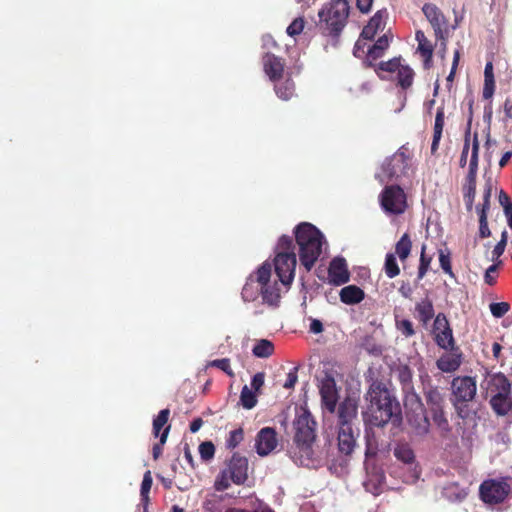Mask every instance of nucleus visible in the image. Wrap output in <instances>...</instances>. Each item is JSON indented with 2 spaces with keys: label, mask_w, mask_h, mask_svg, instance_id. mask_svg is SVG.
<instances>
[{
  "label": "nucleus",
  "mask_w": 512,
  "mask_h": 512,
  "mask_svg": "<svg viewBox=\"0 0 512 512\" xmlns=\"http://www.w3.org/2000/svg\"><path fill=\"white\" fill-rule=\"evenodd\" d=\"M260 293V286L258 285L256 278L252 276L248 278L244 287L242 288V298L245 302L254 301L257 299Z\"/></svg>",
  "instance_id": "nucleus-34"
},
{
  "label": "nucleus",
  "mask_w": 512,
  "mask_h": 512,
  "mask_svg": "<svg viewBox=\"0 0 512 512\" xmlns=\"http://www.w3.org/2000/svg\"><path fill=\"white\" fill-rule=\"evenodd\" d=\"M263 68L269 79L273 82H277L283 76L285 62L282 58L272 53H266L263 56Z\"/></svg>",
  "instance_id": "nucleus-22"
},
{
  "label": "nucleus",
  "mask_w": 512,
  "mask_h": 512,
  "mask_svg": "<svg viewBox=\"0 0 512 512\" xmlns=\"http://www.w3.org/2000/svg\"><path fill=\"white\" fill-rule=\"evenodd\" d=\"M510 492V484L505 480L488 479L479 487L480 498L487 504L502 503Z\"/></svg>",
  "instance_id": "nucleus-13"
},
{
  "label": "nucleus",
  "mask_w": 512,
  "mask_h": 512,
  "mask_svg": "<svg viewBox=\"0 0 512 512\" xmlns=\"http://www.w3.org/2000/svg\"><path fill=\"white\" fill-rule=\"evenodd\" d=\"M491 314L495 318H501L510 310V304L508 302H494L489 305Z\"/></svg>",
  "instance_id": "nucleus-49"
},
{
  "label": "nucleus",
  "mask_w": 512,
  "mask_h": 512,
  "mask_svg": "<svg viewBox=\"0 0 512 512\" xmlns=\"http://www.w3.org/2000/svg\"><path fill=\"white\" fill-rule=\"evenodd\" d=\"M240 402L245 409H252L257 404V397L251 389L245 385L240 394Z\"/></svg>",
  "instance_id": "nucleus-44"
},
{
  "label": "nucleus",
  "mask_w": 512,
  "mask_h": 512,
  "mask_svg": "<svg viewBox=\"0 0 512 512\" xmlns=\"http://www.w3.org/2000/svg\"><path fill=\"white\" fill-rule=\"evenodd\" d=\"M380 206L386 214L401 215L407 209V197L399 185H388L379 196Z\"/></svg>",
  "instance_id": "nucleus-9"
},
{
  "label": "nucleus",
  "mask_w": 512,
  "mask_h": 512,
  "mask_svg": "<svg viewBox=\"0 0 512 512\" xmlns=\"http://www.w3.org/2000/svg\"><path fill=\"white\" fill-rule=\"evenodd\" d=\"M479 162V140L478 134L475 133L472 140V151L469 161L468 173L465 177V182L462 187L463 196L476 195V178Z\"/></svg>",
  "instance_id": "nucleus-15"
},
{
  "label": "nucleus",
  "mask_w": 512,
  "mask_h": 512,
  "mask_svg": "<svg viewBox=\"0 0 512 512\" xmlns=\"http://www.w3.org/2000/svg\"><path fill=\"white\" fill-rule=\"evenodd\" d=\"M319 393L322 405L330 413H334L339 399L338 389L332 370H324L319 379Z\"/></svg>",
  "instance_id": "nucleus-14"
},
{
  "label": "nucleus",
  "mask_w": 512,
  "mask_h": 512,
  "mask_svg": "<svg viewBox=\"0 0 512 512\" xmlns=\"http://www.w3.org/2000/svg\"><path fill=\"white\" fill-rule=\"evenodd\" d=\"M498 200L500 205L503 207L505 216L512 214V201L505 191H500Z\"/></svg>",
  "instance_id": "nucleus-55"
},
{
  "label": "nucleus",
  "mask_w": 512,
  "mask_h": 512,
  "mask_svg": "<svg viewBox=\"0 0 512 512\" xmlns=\"http://www.w3.org/2000/svg\"><path fill=\"white\" fill-rule=\"evenodd\" d=\"M395 326H396L397 330L400 331L401 334L403 336H405L406 338H409V337H412L413 335H415L413 323L408 319H400L399 320L396 317Z\"/></svg>",
  "instance_id": "nucleus-46"
},
{
  "label": "nucleus",
  "mask_w": 512,
  "mask_h": 512,
  "mask_svg": "<svg viewBox=\"0 0 512 512\" xmlns=\"http://www.w3.org/2000/svg\"><path fill=\"white\" fill-rule=\"evenodd\" d=\"M412 241L408 233H404L395 245V253L401 261H405L410 255Z\"/></svg>",
  "instance_id": "nucleus-38"
},
{
  "label": "nucleus",
  "mask_w": 512,
  "mask_h": 512,
  "mask_svg": "<svg viewBox=\"0 0 512 512\" xmlns=\"http://www.w3.org/2000/svg\"><path fill=\"white\" fill-rule=\"evenodd\" d=\"M470 142H471V134H470V129H468L465 132L464 145H463V149H462L461 156L459 159V165L462 168H464L467 164V157H468V153H469V149H470Z\"/></svg>",
  "instance_id": "nucleus-51"
},
{
  "label": "nucleus",
  "mask_w": 512,
  "mask_h": 512,
  "mask_svg": "<svg viewBox=\"0 0 512 512\" xmlns=\"http://www.w3.org/2000/svg\"><path fill=\"white\" fill-rule=\"evenodd\" d=\"M433 423L436 425V427L440 430L442 436H446L451 428L449 425V421L446 417V414L444 412V409H438V410H432L429 411Z\"/></svg>",
  "instance_id": "nucleus-33"
},
{
  "label": "nucleus",
  "mask_w": 512,
  "mask_h": 512,
  "mask_svg": "<svg viewBox=\"0 0 512 512\" xmlns=\"http://www.w3.org/2000/svg\"><path fill=\"white\" fill-rule=\"evenodd\" d=\"M504 121L512 120V95L507 97L503 104Z\"/></svg>",
  "instance_id": "nucleus-61"
},
{
  "label": "nucleus",
  "mask_w": 512,
  "mask_h": 512,
  "mask_svg": "<svg viewBox=\"0 0 512 512\" xmlns=\"http://www.w3.org/2000/svg\"><path fill=\"white\" fill-rule=\"evenodd\" d=\"M397 378L402 385L403 392L407 394H412L413 392V372L408 365H400L397 368ZM411 395L407 396V401L409 400Z\"/></svg>",
  "instance_id": "nucleus-29"
},
{
  "label": "nucleus",
  "mask_w": 512,
  "mask_h": 512,
  "mask_svg": "<svg viewBox=\"0 0 512 512\" xmlns=\"http://www.w3.org/2000/svg\"><path fill=\"white\" fill-rule=\"evenodd\" d=\"M366 450L365 455L367 457L375 456L377 453V443L374 437H371L368 433H366Z\"/></svg>",
  "instance_id": "nucleus-58"
},
{
  "label": "nucleus",
  "mask_w": 512,
  "mask_h": 512,
  "mask_svg": "<svg viewBox=\"0 0 512 512\" xmlns=\"http://www.w3.org/2000/svg\"><path fill=\"white\" fill-rule=\"evenodd\" d=\"M275 253V273L284 286H290L294 280L297 263L292 237L287 235L281 236L278 240Z\"/></svg>",
  "instance_id": "nucleus-5"
},
{
  "label": "nucleus",
  "mask_w": 512,
  "mask_h": 512,
  "mask_svg": "<svg viewBox=\"0 0 512 512\" xmlns=\"http://www.w3.org/2000/svg\"><path fill=\"white\" fill-rule=\"evenodd\" d=\"M358 402L356 399L346 397L338 407V427L353 426L357 417Z\"/></svg>",
  "instance_id": "nucleus-19"
},
{
  "label": "nucleus",
  "mask_w": 512,
  "mask_h": 512,
  "mask_svg": "<svg viewBox=\"0 0 512 512\" xmlns=\"http://www.w3.org/2000/svg\"><path fill=\"white\" fill-rule=\"evenodd\" d=\"M265 374L263 372L256 373L251 380V387L257 392L264 385Z\"/></svg>",
  "instance_id": "nucleus-60"
},
{
  "label": "nucleus",
  "mask_w": 512,
  "mask_h": 512,
  "mask_svg": "<svg viewBox=\"0 0 512 512\" xmlns=\"http://www.w3.org/2000/svg\"><path fill=\"white\" fill-rule=\"evenodd\" d=\"M434 340L435 343L444 350H448V348L458 347L456 345L453 336V330L451 327H445V330L435 332Z\"/></svg>",
  "instance_id": "nucleus-30"
},
{
  "label": "nucleus",
  "mask_w": 512,
  "mask_h": 512,
  "mask_svg": "<svg viewBox=\"0 0 512 512\" xmlns=\"http://www.w3.org/2000/svg\"><path fill=\"white\" fill-rule=\"evenodd\" d=\"M389 47V39L385 34L378 38L372 47L368 49L365 64L373 67L375 62L384 55L385 50Z\"/></svg>",
  "instance_id": "nucleus-25"
},
{
  "label": "nucleus",
  "mask_w": 512,
  "mask_h": 512,
  "mask_svg": "<svg viewBox=\"0 0 512 512\" xmlns=\"http://www.w3.org/2000/svg\"><path fill=\"white\" fill-rule=\"evenodd\" d=\"M365 400L368 404L363 417L369 424L384 427L389 422L401 421L400 404L383 380H372L365 394Z\"/></svg>",
  "instance_id": "nucleus-1"
},
{
  "label": "nucleus",
  "mask_w": 512,
  "mask_h": 512,
  "mask_svg": "<svg viewBox=\"0 0 512 512\" xmlns=\"http://www.w3.org/2000/svg\"><path fill=\"white\" fill-rule=\"evenodd\" d=\"M500 264H501V261H499L496 264H492L491 266H489L486 269L485 275H484L485 283H487L488 285H491V286L496 283V273L498 271V267Z\"/></svg>",
  "instance_id": "nucleus-54"
},
{
  "label": "nucleus",
  "mask_w": 512,
  "mask_h": 512,
  "mask_svg": "<svg viewBox=\"0 0 512 512\" xmlns=\"http://www.w3.org/2000/svg\"><path fill=\"white\" fill-rule=\"evenodd\" d=\"M436 361L437 368L444 373H453L462 364V352L459 347L448 348Z\"/></svg>",
  "instance_id": "nucleus-18"
},
{
  "label": "nucleus",
  "mask_w": 512,
  "mask_h": 512,
  "mask_svg": "<svg viewBox=\"0 0 512 512\" xmlns=\"http://www.w3.org/2000/svg\"><path fill=\"white\" fill-rule=\"evenodd\" d=\"M169 430H170V425H167L160 435V442L153 446L152 454H153V458L155 460H157L159 458V456L162 454V445H164L167 440Z\"/></svg>",
  "instance_id": "nucleus-52"
},
{
  "label": "nucleus",
  "mask_w": 512,
  "mask_h": 512,
  "mask_svg": "<svg viewBox=\"0 0 512 512\" xmlns=\"http://www.w3.org/2000/svg\"><path fill=\"white\" fill-rule=\"evenodd\" d=\"M445 327H451L449 321L444 313L436 315L433 324V334L438 331L445 330Z\"/></svg>",
  "instance_id": "nucleus-56"
},
{
  "label": "nucleus",
  "mask_w": 512,
  "mask_h": 512,
  "mask_svg": "<svg viewBox=\"0 0 512 512\" xmlns=\"http://www.w3.org/2000/svg\"><path fill=\"white\" fill-rule=\"evenodd\" d=\"M491 235V231L488 226V220L484 214L480 215L479 218V236L481 238H488Z\"/></svg>",
  "instance_id": "nucleus-59"
},
{
  "label": "nucleus",
  "mask_w": 512,
  "mask_h": 512,
  "mask_svg": "<svg viewBox=\"0 0 512 512\" xmlns=\"http://www.w3.org/2000/svg\"><path fill=\"white\" fill-rule=\"evenodd\" d=\"M295 239L299 246V259L307 271H310L322 253L324 236L321 231L308 222L295 227Z\"/></svg>",
  "instance_id": "nucleus-4"
},
{
  "label": "nucleus",
  "mask_w": 512,
  "mask_h": 512,
  "mask_svg": "<svg viewBox=\"0 0 512 512\" xmlns=\"http://www.w3.org/2000/svg\"><path fill=\"white\" fill-rule=\"evenodd\" d=\"M439 263L442 270L450 277L455 278L451 264V252L448 248L439 250Z\"/></svg>",
  "instance_id": "nucleus-43"
},
{
  "label": "nucleus",
  "mask_w": 512,
  "mask_h": 512,
  "mask_svg": "<svg viewBox=\"0 0 512 512\" xmlns=\"http://www.w3.org/2000/svg\"><path fill=\"white\" fill-rule=\"evenodd\" d=\"M495 92V80L494 78H484V87L482 96L484 99H491Z\"/></svg>",
  "instance_id": "nucleus-57"
},
{
  "label": "nucleus",
  "mask_w": 512,
  "mask_h": 512,
  "mask_svg": "<svg viewBox=\"0 0 512 512\" xmlns=\"http://www.w3.org/2000/svg\"><path fill=\"white\" fill-rule=\"evenodd\" d=\"M405 147L399 148L391 157L386 158L375 177L380 183L398 180L406 175L409 168L410 157Z\"/></svg>",
  "instance_id": "nucleus-8"
},
{
  "label": "nucleus",
  "mask_w": 512,
  "mask_h": 512,
  "mask_svg": "<svg viewBox=\"0 0 512 512\" xmlns=\"http://www.w3.org/2000/svg\"><path fill=\"white\" fill-rule=\"evenodd\" d=\"M384 271L388 278L392 279L399 275L400 269L396 261V257L393 253L386 254Z\"/></svg>",
  "instance_id": "nucleus-41"
},
{
  "label": "nucleus",
  "mask_w": 512,
  "mask_h": 512,
  "mask_svg": "<svg viewBox=\"0 0 512 512\" xmlns=\"http://www.w3.org/2000/svg\"><path fill=\"white\" fill-rule=\"evenodd\" d=\"M276 95L282 100H290L295 92V85L291 79L276 83L274 86Z\"/></svg>",
  "instance_id": "nucleus-37"
},
{
  "label": "nucleus",
  "mask_w": 512,
  "mask_h": 512,
  "mask_svg": "<svg viewBox=\"0 0 512 512\" xmlns=\"http://www.w3.org/2000/svg\"><path fill=\"white\" fill-rule=\"evenodd\" d=\"M422 12L433 28L436 39H445V37H449L451 30L456 28V25H449V21L441 9L433 3L424 4Z\"/></svg>",
  "instance_id": "nucleus-12"
},
{
  "label": "nucleus",
  "mask_w": 512,
  "mask_h": 512,
  "mask_svg": "<svg viewBox=\"0 0 512 512\" xmlns=\"http://www.w3.org/2000/svg\"><path fill=\"white\" fill-rule=\"evenodd\" d=\"M170 416V410L168 408L161 410L153 420V435L155 437L160 436L162 428L167 424Z\"/></svg>",
  "instance_id": "nucleus-42"
},
{
  "label": "nucleus",
  "mask_w": 512,
  "mask_h": 512,
  "mask_svg": "<svg viewBox=\"0 0 512 512\" xmlns=\"http://www.w3.org/2000/svg\"><path fill=\"white\" fill-rule=\"evenodd\" d=\"M424 396L428 406V411L443 408L444 397L437 387H430L424 392Z\"/></svg>",
  "instance_id": "nucleus-31"
},
{
  "label": "nucleus",
  "mask_w": 512,
  "mask_h": 512,
  "mask_svg": "<svg viewBox=\"0 0 512 512\" xmlns=\"http://www.w3.org/2000/svg\"><path fill=\"white\" fill-rule=\"evenodd\" d=\"M350 14L348 0H331L318 12V29L322 36L327 38V43L336 47Z\"/></svg>",
  "instance_id": "nucleus-3"
},
{
  "label": "nucleus",
  "mask_w": 512,
  "mask_h": 512,
  "mask_svg": "<svg viewBox=\"0 0 512 512\" xmlns=\"http://www.w3.org/2000/svg\"><path fill=\"white\" fill-rule=\"evenodd\" d=\"M244 439V431L242 428L235 429L229 433L226 440V447L230 450L235 449Z\"/></svg>",
  "instance_id": "nucleus-47"
},
{
  "label": "nucleus",
  "mask_w": 512,
  "mask_h": 512,
  "mask_svg": "<svg viewBox=\"0 0 512 512\" xmlns=\"http://www.w3.org/2000/svg\"><path fill=\"white\" fill-rule=\"evenodd\" d=\"M415 39L418 42V52L424 60V68L429 69L432 65L434 47L422 30L416 31Z\"/></svg>",
  "instance_id": "nucleus-24"
},
{
  "label": "nucleus",
  "mask_w": 512,
  "mask_h": 512,
  "mask_svg": "<svg viewBox=\"0 0 512 512\" xmlns=\"http://www.w3.org/2000/svg\"><path fill=\"white\" fill-rule=\"evenodd\" d=\"M459 60H460V51L456 50L454 52V56H453V62H452L451 71H450V73H449V75L447 76V79H446L447 82H452L453 81L455 73H456V69H457V66H458V63H459Z\"/></svg>",
  "instance_id": "nucleus-63"
},
{
  "label": "nucleus",
  "mask_w": 512,
  "mask_h": 512,
  "mask_svg": "<svg viewBox=\"0 0 512 512\" xmlns=\"http://www.w3.org/2000/svg\"><path fill=\"white\" fill-rule=\"evenodd\" d=\"M271 272V264L263 263L256 272V281L260 286L263 302L269 305H277L280 300V288L277 281L270 282Z\"/></svg>",
  "instance_id": "nucleus-10"
},
{
  "label": "nucleus",
  "mask_w": 512,
  "mask_h": 512,
  "mask_svg": "<svg viewBox=\"0 0 512 512\" xmlns=\"http://www.w3.org/2000/svg\"><path fill=\"white\" fill-rule=\"evenodd\" d=\"M253 354L259 358H268L274 353V344L267 339L259 340L252 350Z\"/></svg>",
  "instance_id": "nucleus-40"
},
{
  "label": "nucleus",
  "mask_w": 512,
  "mask_h": 512,
  "mask_svg": "<svg viewBox=\"0 0 512 512\" xmlns=\"http://www.w3.org/2000/svg\"><path fill=\"white\" fill-rule=\"evenodd\" d=\"M294 445L289 450L292 460L300 466H309L312 462V444L316 438V422L310 412L304 410L293 421Z\"/></svg>",
  "instance_id": "nucleus-2"
},
{
  "label": "nucleus",
  "mask_w": 512,
  "mask_h": 512,
  "mask_svg": "<svg viewBox=\"0 0 512 512\" xmlns=\"http://www.w3.org/2000/svg\"><path fill=\"white\" fill-rule=\"evenodd\" d=\"M425 250H426V246L423 245L422 249H421L420 261H419L420 263H419L418 273H417V278L419 280H421L425 277V275L427 274V272L429 270L431 261H432V257L427 256L425 253Z\"/></svg>",
  "instance_id": "nucleus-45"
},
{
  "label": "nucleus",
  "mask_w": 512,
  "mask_h": 512,
  "mask_svg": "<svg viewBox=\"0 0 512 512\" xmlns=\"http://www.w3.org/2000/svg\"><path fill=\"white\" fill-rule=\"evenodd\" d=\"M339 296L342 303L346 305H355L364 300L365 293L356 285H348L341 289Z\"/></svg>",
  "instance_id": "nucleus-26"
},
{
  "label": "nucleus",
  "mask_w": 512,
  "mask_h": 512,
  "mask_svg": "<svg viewBox=\"0 0 512 512\" xmlns=\"http://www.w3.org/2000/svg\"><path fill=\"white\" fill-rule=\"evenodd\" d=\"M394 456L406 464H411L415 460L414 451L407 443H399L394 449Z\"/></svg>",
  "instance_id": "nucleus-39"
},
{
  "label": "nucleus",
  "mask_w": 512,
  "mask_h": 512,
  "mask_svg": "<svg viewBox=\"0 0 512 512\" xmlns=\"http://www.w3.org/2000/svg\"><path fill=\"white\" fill-rule=\"evenodd\" d=\"M408 401L415 404L416 408L419 410L418 413L415 411L407 412L409 425L414 429L417 435H426L430 429V421L424 411L420 397L416 393H412Z\"/></svg>",
  "instance_id": "nucleus-16"
},
{
  "label": "nucleus",
  "mask_w": 512,
  "mask_h": 512,
  "mask_svg": "<svg viewBox=\"0 0 512 512\" xmlns=\"http://www.w3.org/2000/svg\"><path fill=\"white\" fill-rule=\"evenodd\" d=\"M248 459L238 452L226 460L225 467L219 472L214 481V489L218 492L227 490L231 483L243 485L248 479Z\"/></svg>",
  "instance_id": "nucleus-6"
},
{
  "label": "nucleus",
  "mask_w": 512,
  "mask_h": 512,
  "mask_svg": "<svg viewBox=\"0 0 512 512\" xmlns=\"http://www.w3.org/2000/svg\"><path fill=\"white\" fill-rule=\"evenodd\" d=\"M324 330L323 324L318 319H312L309 327V331L313 334H320Z\"/></svg>",
  "instance_id": "nucleus-64"
},
{
  "label": "nucleus",
  "mask_w": 512,
  "mask_h": 512,
  "mask_svg": "<svg viewBox=\"0 0 512 512\" xmlns=\"http://www.w3.org/2000/svg\"><path fill=\"white\" fill-rule=\"evenodd\" d=\"M359 430L353 426L338 427V449L344 455H351L356 447Z\"/></svg>",
  "instance_id": "nucleus-20"
},
{
  "label": "nucleus",
  "mask_w": 512,
  "mask_h": 512,
  "mask_svg": "<svg viewBox=\"0 0 512 512\" xmlns=\"http://www.w3.org/2000/svg\"><path fill=\"white\" fill-rule=\"evenodd\" d=\"M328 277L334 285H342L349 281L350 274L344 258L336 257L330 262Z\"/></svg>",
  "instance_id": "nucleus-21"
},
{
  "label": "nucleus",
  "mask_w": 512,
  "mask_h": 512,
  "mask_svg": "<svg viewBox=\"0 0 512 512\" xmlns=\"http://www.w3.org/2000/svg\"><path fill=\"white\" fill-rule=\"evenodd\" d=\"M486 396L490 397V404L498 415H506L511 409V384L502 373L489 375L485 381Z\"/></svg>",
  "instance_id": "nucleus-7"
},
{
  "label": "nucleus",
  "mask_w": 512,
  "mask_h": 512,
  "mask_svg": "<svg viewBox=\"0 0 512 512\" xmlns=\"http://www.w3.org/2000/svg\"><path fill=\"white\" fill-rule=\"evenodd\" d=\"M387 17L388 11L386 8L378 10L363 28L361 36L364 39L372 40L378 31L385 28Z\"/></svg>",
  "instance_id": "nucleus-23"
},
{
  "label": "nucleus",
  "mask_w": 512,
  "mask_h": 512,
  "mask_svg": "<svg viewBox=\"0 0 512 512\" xmlns=\"http://www.w3.org/2000/svg\"><path fill=\"white\" fill-rule=\"evenodd\" d=\"M415 73L408 65H402L397 71L396 80L397 85L402 90H407L413 85Z\"/></svg>",
  "instance_id": "nucleus-32"
},
{
  "label": "nucleus",
  "mask_w": 512,
  "mask_h": 512,
  "mask_svg": "<svg viewBox=\"0 0 512 512\" xmlns=\"http://www.w3.org/2000/svg\"><path fill=\"white\" fill-rule=\"evenodd\" d=\"M444 120H445V111H444V107L441 106L437 109L436 116H435L433 139H432V144H431L432 154H434L438 149L439 142L442 137Z\"/></svg>",
  "instance_id": "nucleus-28"
},
{
  "label": "nucleus",
  "mask_w": 512,
  "mask_h": 512,
  "mask_svg": "<svg viewBox=\"0 0 512 512\" xmlns=\"http://www.w3.org/2000/svg\"><path fill=\"white\" fill-rule=\"evenodd\" d=\"M209 366L216 367L229 376H234V373L230 366V360L228 358L216 359L209 363Z\"/></svg>",
  "instance_id": "nucleus-53"
},
{
  "label": "nucleus",
  "mask_w": 512,
  "mask_h": 512,
  "mask_svg": "<svg viewBox=\"0 0 512 512\" xmlns=\"http://www.w3.org/2000/svg\"><path fill=\"white\" fill-rule=\"evenodd\" d=\"M415 311L418 320L424 326H426L435 315L433 303L429 298L422 299L420 302L416 303Z\"/></svg>",
  "instance_id": "nucleus-27"
},
{
  "label": "nucleus",
  "mask_w": 512,
  "mask_h": 512,
  "mask_svg": "<svg viewBox=\"0 0 512 512\" xmlns=\"http://www.w3.org/2000/svg\"><path fill=\"white\" fill-rule=\"evenodd\" d=\"M199 454L203 461H210L213 459L215 454V446L211 441L202 442L199 445Z\"/></svg>",
  "instance_id": "nucleus-48"
},
{
  "label": "nucleus",
  "mask_w": 512,
  "mask_h": 512,
  "mask_svg": "<svg viewBox=\"0 0 512 512\" xmlns=\"http://www.w3.org/2000/svg\"><path fill=\"white\" fill-rule=\"evenodd\" d=\"M305 26L304 18L298 17L292 21V23L287 27V34L291 37L297 36L302 33Z\"/></svg>",
  "instance_id": "nucleus-50"
},
{
  "label": "nucleus",
  "mask_w": 512,
  "mask_h": 512,
  "mask_svg": "<svg viewBox=\"0 0 512 512\" xmlns=\"http://www.w3.org/2000/svg\"><path fill=\"white\" fill-rule=\"evenodd\" d=\"M402 65L403 64H401V58L395 57L388 61H382L378 64H375L373 68L380 78H384V76H382L381 74L382 72L397 73V71L399 70V68L402 67Z\"/></svg>",
  "instance_id": "nucleus-35"
},
{
  "label": "nucleus",
  "mask_w": 512,
  "mask_h": 512,
  "mask_svg": "<svg viewBox=\"0 0 512 512\" xmlns=\"http://www.w3.org/2000/svg\"><path fill=\"white\" fill-rule=\"evenodd\" d=\"M153 483V479L151 476V472L148 470L145 472L143 476V480L141 483L140 488V496H141V504L143 505V512H148V505H149V492L151 490Z\"/></svg>",
  "instance_id": "nucleus-36"
},
{
  "label": "nucleus",
  "mask_w": 512,
  "mask_h": 512,
  "mask_svg": "<svg viewBox=\"0 0 512 512\" xmlns=\"http://www.w3.org/2000/svg\"><path fill=\"white\" fill-rule=\"evenodd\" d=\"M277 444V433L274 428L264 427L257 433L255 448L259 456L269 455Z\"/></svg>",
  "instance_id": "nucleus-17"
},
{
  "label": "nucleus",
  "mask_w": 512,
  "mask_h": 512,
  "mask_svg": "<svg viewBox=\"0 0 512 512\" xmlns=\"http://www.w3.org/2000/svg\"><path fill=\"white\" fill-rule=\"evenodd\" d=\"M298 376H297V369L294 368L291 370L288 375L285 383L283 384V387L286 389H291L295 386L297 382Z\"/></svg>",
  "instance_id": "nucleus-62"
},
{
  "label": "nucleus",
  "mask_w": 512,
  "mask_h": 512,
  "mask_svg": "<svg viewBox=\"0 0 512 512\" xmlns=\"http://www.w3.org/2000/svg\"><path fill=\"white\" fill-rule=\"evenodd\" d=\"M451 401L457 410L472 401L476 395V381L470 376H457L451 382Z\"/></svg>",
  "instance_id": "nucleus-11"
}]
</instances>
